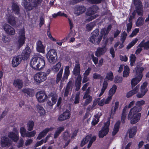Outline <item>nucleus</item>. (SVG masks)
<instances>
[{"mask_svg": "<svg viewBox=\"0 0 149 149\" xmlns=\"http://www.w3.org/2000/svg\"><path fill=\"white\" fill-rule=\"evenodd\" d=\"M30 65L35 69L41 70L45 66V61L43 57H36L32 59Z\"/></svg>", "mask_w": 149, "mask_h": 149, "instance_id": "2", "label": "nucleus"}, {"mask_svg": "<svg viewBox=\"0 0 149 149\" xmlns=\"http://www.w3.org/2000/svg\"><path fill=\"white\" fill-rule=\"evenodd\" d=\"M11 141L8 140V138L6 136L3 137L1 139V145L3 147H6L10 145Z\"/></svg>", "mask_w": 149, "mask_h": 149, "instance_id": "24", "label": "nucleus"}, {"mask_svg": "<svg viewBox=\"0 0 149 149\" xmlns=\"http://www.w3.org/2000/svg\"><path fill=\"white\" fill-rule=\"evenodd\" d=\"M34 125V123L33 121H29L27 123V130L30 131L32 130L33 129Z\"/></svg>", "mask_w": 149, "mask_h": 149, "instance_id": "50", "label": "nucleus"}, {"mask_svg": "<svg viewBox=\"0 0 149 149\" xmlns=\"http://www.w3.org/2000/svg\"><path fill=\"white\" fill-rule=\"evenodd\" d=\"M3 28L8 34L13 35H14L15 33L14 29L8 24H4L3 26Z\"/></svg>", "mask_w": 149, "mask_h": 149, "instance_id": "14", "label": "nucleus"}, {"mask_svg": "<svg viewBox=\"0 0 149 149\" xmlns=\"http://www.w3.org/2000/svg\"><path fill=\"white\" fill-rule=\"evenodd\" d=\"M18 34L17 42L19 46L21 47L24 43L26 39L25 31L24 28L19 29Z\"/></svg>", "mask_w": 149, "mask_h": 149, "instance_id": "6", "label": "nucleus"}, {"mask_svg": "<svg viewBox=\"0 0 149 149\" xmlns=\"http://www.w3.org/2000/svg\"><path fill=\"white\" fill-rule=\"evenodd\" d=\"M107 50V49L105 47H98L97 49L95 54L97 57H100L103 55Z\"/></svg>", "mask_w": 149, "mask_h": 149, "instance_id": "18", "label": "nucleus"}, {"mask_svg": "<svg viewBox=\"0 0 149 149\" xmlns=\"http://www.w3.org/2000/svg\"><path fill=\"white\" fill-rule=\"evenodd\" d=\"M53 129L52 127L47 128L44 130L42 132H40L37 137V139L39 140L41 139L44 137L49 131H51Z\"/></svg>", "mask_w": 149, "mask_h": 149, "instance_id": "23", "label": "nucleus"}, {"mask_svg": "<svg viewBox=\"0 0 149 149\" xmlns=\"http://www.w3.org/2000/svg\"><path fill=\"white\" fill-rule=\"evenodd\" d=\"M95 25L94 22H91L86 25V29L88 31L91 30L93 27Z\"/></svg>", "mask_w": 149, "mask_h": 149, "instance_id": "57", "label": "nucleus"}, {"mask_svg": "<svg viewBox=\"0 0 149 149\" xmlns=\"http://www.w3.org/2000/svg\"><path fill=\"white\" fill-rule=\"evenodd\" d=\"M70 133L68 132H65L63 134V137L64 140L66 141L67 140V142L65 143V146L68 144L70 141Z\"/></svg>", "mask_w": 149, "mask_h": 149, "instance_id": "31", "label": "nucleus"}, {"mask_svg": "<svg viewBox=\"0 0 149 149\" xmlns=\"http://www.w3.org/2000/svg\"><path fill=\"white\" fill-rule=\"evenodd\" d=\"M22 61L21 58L18 56L13 58L12 61V64L13 67H16L20 64Z\"/></svg>", "mask_w": 149, "mask_h": 149, "instance_id": "25", "label": "nucleus"}, {"mask_svg": "<svg viewBox=\"0 0 149 149\" xmlns=\"http://www.w3.org/2000/svg\"><path fill=\"white\" fill-rule=\"evenodd\" d=\"M134 4L136 6V11L138 15H142L143 11L141 3L139 0H134Z\"/></svg>", "mask_w": 149, "mask_h": 149, "instance_id": "15", "label": "nucleus"}, {"mask_svg": "<svg viewBox=\"0 0 149 149\" xmlns=\"http://www.w3.org/2000/svg\"><path fill=\"white\" fill-rule=\"evenodd\" d=\"M130 73V69L129 67L127 65L124 66V70L123 72V76L124 77H128Z\"/></svg>", "mask_w": 149, "mask_h": 149, "instance_id": "37", "label": "nucleus"}, {"mask_svg": "<svg viewBox=\"0 0 149 149\" xmlns=\"http://www.w3.org/2000/svg\"><path fill=\"white\" fill-rule=\"evenodd\" d=\"M112 96H113L109 95L108 94V96L107 97V98L106 99H104L105 104H107L109 103L112 99Z\"/></svg>", "mask_w": 149, "mask_h": 149, "instance_id": "61", "label": "nucleus"}, {"mask_svg": "<svg viewBox=\"0 0 149 149\" xmlns=\"http://www.w3.org/2000/svg\"><path fill=\"white\" fill-rule=\"evenodd\" d=\"M110 123V119L108 118L106 123L104 124L102 129L99 132V136L100 138H103L109 132V126Z\"/></svg>", "mask_w": 149, "mask_h": 149, "instance_id": "10", "label": "nucleus"}, {"mask_svg": "<svg viewBox=\"0 0 149 149\" xmlns=\"http://www.w3.org/2000/svg\"><path fill=\"white\" fill-rule=\"evenodd\" d=\"M31 50L30 47H27L23 51L22 53V57L24 60L27 59L29 57Z\"/></svg>", "mask_w": 149, "mask_h": 149, "instance_id": "19", "label": "nucleus"}, {"mask_svg": "<svg viewBox=\"0 0 149 149\" xmlns=\"http://www.w3.org/2000/svg\"><path fill=\"white\" fill-rule=\"evenodd\" d=\"M63 68L61 67V63L59 62L56 65H53L52 68V70L54 72H57L61 69Z\"/></svg>", "mask_w": 149, "mask_h": 149, "instance_id": "27", "label": "nucleus"}, {"mask_svg": "<svg viewBox=\"0 0 149 149\" xmlns=\"http://www.w3.org/2000/svg\"><path fill=\"white\" fill-rule=\"evenodd\" d=\"M7 19L8 23L12 26H14L16 24L15 18L12 15L8 14L7 15Z\"/></svg>", "mask_w": 149, "mask_h": 149, "instance_id": "22", "label": "nucleus"}, {"mask_svg": "<svg viewBox=\"0 0 149 149\" xmlns=\"http://www.w3.org/2000/svg\"><path fill=\"white\" fill-rule=\"evenodd\" d=\"M139 85L136 86L135 87L132 88V89L131 90L134 94L137 93L139 91Z\"/></svg>", "mask_w": 149, "mask_h": 149, "instance_id": "59", "label": "nucleus"}, {"mask_svg": "<svg viewBox=\"0 0 149 149\" xmlns=\"http://www.w3.org/2000/svg\"><path fill=\"white\" fill-rule=\"evenodd\" d=\"M70 67L69 66H66L64 69V72L62 79L63 80L67 79L70 74Z\"/></svg>", "mask_w": 149, "mask_h": 149, "instance_id": "29", "label": "nucleus"}, {"mask_svg": "<svg viewBox=\"0 0 149 149\" xmlns=\"http://www.w3.org/2000/svg\"><path fill=\"white\" fill-rule=\"evenodd\" d=\"M117 89V86L115 85H113L111 88L110 89L109 91L108 94L109 95L113 96V95L115 93Z\"/></svg>", "mask_w": 149, "mask_h": 149, "instance_id": "38", "label": "nucleus"}, {"mask_svg": "<svg viewBox=\"0 0 149 149\" xmlns=\"http://www.w3.org/2000/svg\"><path fill=\"white\" fill-rule=\"evenodd\" d=\"M57 97L58 96L56 93L53 94L52 95L51 94V100H52V102H49V105L52 106L54 104H55L57 101Z\"/></svg>", "mask_w": 149, "mask_h": 149, "instance_id": "33", "label": "nucleus"}, {"mask_svg": "<svg viewBox=\"0 0 149 149\" xmlns=\"http://www.w3.org/2000/svg\"><path fill=\"white\" fill-rule=\"evenodd\" d=\"M105 79L111 81L113 79V73L111 72H109L107 73L106 75Z\"/></svg>", "mask_w": 149, "mask_h": 149, "instance_id": "52", "label": "nucleus"}, {"mask_svg": "<svg viewBox=\"0 0 149 149\" xmlns=\"http://www.w3.org/2000/svg\"><path fill=\"white\" fill-rule=\"evenodd\" d=\"M80 72V66L79 64L76 65L73 70V73L75 76L78 75L76 80V90L78 91L80 88L81 80V76L79 74Z\"/></svg>", "mask_w": 149, "mask_h": 149, "instance_id": "4", "label": "nucleus"}, {"mask_svg": "<svg viewBox=\"0 0 149 149\" xmlns=\"http://www.w3.org/2000/svg\"><path fill=\"white\" fill-rule=\"evenodd\" d=\"M50 134L48 135L45 139H42L40 141L38 142L36 144V146H39L41 145L43 143H46L50 137Z\"/></svg>", "mask_w": 149, "mask_h": 149, "instance_id": "45", "label": "nucleus"}, {"mask_svg": "<svg viewBox=\"0 0 149 149\" xmlns=\"http://www.w3.org/2000/svg\"><path fill=\"white\" fill-rule=\"evenodd\" d=\"M36 134V132L35 130L31 132H27V134L26 137H31L34 136Z\"/></svg>", "mask_w": 149, "mask_h": 149, "instance_id": "58", "label": "nucleus"}, {"mask_svg": "<svg viewBox=\"0 0 149 149\" xmlns=\"http://www.w3.org/2000/svg\"><path fill=\"white\" fill-rule=\"evenodd\" d=\"M71 83L69 82L68 84L64 93L65 96H67L70 91Z\"/></svg>", "mask_w": 149, "mask_h": 149, "instance_id": "55", "label": "nucleus"}, {"mask_svg": "<svg viewBox=\"0 0 149 149\" xmlns=\"http://www.w3.org/2000/svg\"><path fill=\"white\" fill-rule=\"evenodd\" d=\"M34 80L36 82L40 83L43 82L47 79V75L45 72H40L35 74L33 77Z\"/></svg>", "mask_w": 149, "mask_h": 149, "instance_id": "9", "label": "nucleus"}, {"mask_svg": "<svg viewBox=\"0 0 149 149\" xmlns=\"http://www.w3.org/2000/svg\"><path fill=\"white\" fill-rule=\"evenodd\" d=\"M20 133L22 137H26L27 134V132H26L25 128L24 127H21L20 130Z\"/></svg>", "mask_w": 149, "mask_h": 149, "instance_id": "48", "label": "nucleus"}, {"mask_svg": "<svg viewBox=\"0 0 149 149\" xmlns=\"http://www.w3.org/2000/svg\"><path fill=\"white\" fill-rule=\"evenodd\" d=\"M13 11L16 14L18 15L19 14V8L18 6L15 4H13L12 6Z\"/></svg>", "mask_w": 149, "mask_h": 149, "instance_id": "47", "label": "nucleus"}, {"mask_svg": "<svg viewBox=\"0 0 149 149\" xmlns=\"http://www.w3.org/2000/svg\"><path fill=\"white\" fill-rule=\"evenodd\" d=\"M123 78L122 77L117 76L114 78V82L115 83H120L122 82Z\"/></svg>", "mask_w": 149, "mask_h": 149, "instance_id": "56", "label": "nucleus"}, {"mask_svg": "<svg viewBox=\"0 0 149 149\" xmlns=\"http://www.w3.org/2000/svg\"><path fill=\"white\" fill-rule=\"evenodd\" d=\"M119 102H115L114 105L112 107L111 110L110 112L111 116L113 115L116 112V111L118 108Z\"/></svg>", "mask_w": 149, "mask_h": 149, "instance_id": "34", "label": "nucleus"}, {"mask_svg": "<svg viewBox=\"0 0 149 149\" xmlns=\"http://www.w3.org/2000/svg\"><path fill=\"white\" fill-rule=\"evenodd\" d=\"M50 134L48 135L45 139H42L40 141L38 142L36 144V146H39L41 145L43 143H46L50 137Z\"/></svg>", "mask_w": 149, "mask_h": 149, "instance_id": "46", "label": "nucleus"}, {"mask_svg": "<svg viewBox=\"0 0 149 149\" xmlns=\"http://www.w3.org/2000/svg\"><path fill=\"white\" fill-rule=\"evenodd\" d=\"M36 96L38 101L40 103L45 102L47 98L46 94L43 91L37 92L36 94Z\"/></svg>", "mask_w": 149, "mask_h": 149, "instance_id": "12", "label": "nucleus"}, {"mask_svg": "<svg viewBox=\"0 0 149 149\" xmlns=\"http://www.w3.org/2000/svg\"><path fill=\"white\" fill-rule=\"evenodd\" d=\"M8 136L12 141L15 142H17L19 137L18 132H10L8 133Z\"/></svg>", "mask_w": 149, "mask_h": 149, "instance_id": "17", "label": "nucleus"}, {"mask_svg": "<svg viewBox=\"0 0 149 149\" xmlns=\"http://www.w3.org/2000/svg\"><path fill=\"white\" fill-rule=\"evenodd\" d=\"M139 47H143L146 49H148L149 48V40L146 42L144 40H143L139 45Z\"/></svg>", "mask_w": 149, "mask_h": 149, "instance_id": "35", "label": "nucleus"}, {"mask_svg": "<svg viewBox=\"0 0 149 149\" xmlns=\"http://www.w3.org/2000/svg\"><path fill=\"white\" fill-rule=\"evenodd\" d=\"M120 123V121H118L115 124V126L113 130V131L112 133L113 135H115L118 132V131L119 125Z\"/></svg>", "mask_w": 149, "mask_h": 149, "instance_id": "39", "label": "nucleus"}, {"mask_svg": "<svg viewBox=\"0 0 149 149\" xmlns=\"http://www.w3.org/2000/svg\"><path fill=\"white\" fill-rule=\"evenodd\" d=\"M138 39L135 38L130 43L127 47V49H129L134 46L138 41Z\"/></svg>", "mask_w": 149, "mask_h": 149, "instance_id": "53", "label": "nucleus"}, {"mask_svg": "<svg viewBox=\"0 0 149 149\" xmlns=\"http://www.w3.org/2000/svg\"><path fill=\"white\" fill-rule=\"evenodd\" d=\"M139 28H135L134 30L133 31L132 34L130 36V37L132 38L134 36H135L139 32Z\"/></svg>", "mask_w": 149, "mask_h": 149, "instance_id": "60", "label": "nucleus"}, {"mask_svg": "<svg viewBox=\"0 0 149 149\" xmlns=\"http://www.w3.org/2000/svg\"><path fill=\"white\" fill-rule=\"evenodd\" d=\"M63 70V68H62L57 75L56 82L57 84L60 81L61 79Z\"/></svg>", "mask_w": 149, "mask_h": 149, "instance_id": "43", "label": "nucleus"}, {"mask_svg": "<svg viewBox=\"0 0 149 149\" xmlns=\"http://www.w3.org/2000/svg\"><path fill=\"white\" fill-rule=\"evenodd\" d=\"M86 8L84 6H80L78 7L77 9V12L76 13L78 15H80L85 12Z\"/></svg>", "mask_w": 149, "mask_h": 149, "instance_id": "44", "label": "nucleus"}, {"mask_svg": "<svg viewBox=\"0 0 149 149\" xmlns=\"http://www.w3.org/2000/svg\"><path fill=\"white\" fill-rule=\"evenodd\" d=\"M91 56L92 58V60L95 65L97 64L98 62V59L97 58L95 57L93 54H92Z\"/></svg>", "mask_w": 149, "mask_h": 149, "instance_id": "64", "label": "nucleus"}, {"mask_svg": "<svg viewBox=\"0 0 149 149\" xmlns=\"http://www.w3.org/2000/svg\"><path fill=\"white\" fill-rule=\"evenodd\" d=\"M46 55L48 60L49 63L53 64L56 62L57 58V54L54 49L50 50L48 52Z\"/></svg>", "mask_w": 149, "mask_h": 149, "instance_id": "8", "label": "nucleus"}, {"mask_svg": "<svg viewBox=\"0 0 149 149\" xmlns=\"http://www.w3.org/2000/svg\"><path fill=\"white\" fill-rule=\"evenodd\" d=\"M111 25H109L107 28H104L101 29L100 33L102 35L101 36H102L104 35L105 36L108 34L109 32L111 30Z\"/></svg>", "mask_w": 149, "mask_h": 149, "instance_id": "32", "label": "nucleus"}, {"mask_svg": "<svg viewBox=\"0 0 149 149\" xmlns=\"http://www.w3.org/2000/svg\"><path fill=\"white\" fill-rule=\"evenodd\" d=\"M145 103V102L143 100L138 101L136 103V105L137 107H135L133 108H136V109H138L139 107H140L142 109L141 107Z\"/></svg>", "mask_w": 149, "mask_h": 149, "instance_id": "49", "label": "nucleus"}, {"mask_svg": "<svg viewBox=\"0 0 149 149\" xmlns=\"http://www.w3.org/2000/svg\"><path fill=\"white\" fill-rule=\"evenodd\" d=\"M108 85V83L107 82L104 80L102 86L100 90V93L98 95L99 97H100L103 94L107 88Z\"/></svg>", "mask_w": 149, "mask_h": 149, "instance_id": "26", "label": "nucleus"}, {"mask_svg": "<svg viewBox=\"0 0 149 149\" xmlns=\"http://www.w3.org/2000/svg\"><path fill=\"white\" fill-rule=\"evenodd\" d=\"M76 34V33L74 31H71L65 37L64 39L60 40L59 42H56V43L59 46H61L63 42H65L71 36H74Z\"/></svg>", "mask_w": 149, "mask_h": 149, "instance_id": "20", "label": "nucleus"}, {"mask_svg": "<svg viewBox=\"0 0 149 149\" xmlns=\"http://www.w3.org/2000/svg\"><path fill=\"white\" fill-rule=\"evenodd\" d=\"M13 85L15 87L19 89H21L23 86V82L21 80L16 79L14 81Z\"/></svg>", "mask_w": 149, "mask_h": 149, "instance_id": "28", "label": "nucleus"}, {"mask_svg": "<svg viewBox=\"0 0 149 149\" xmlns=\"http://www.w3.org/2000/svg\"><path fill=\"white\" fill-rule=\"evenodd\" d=\"M144 70L143 68L137 66L135 68L134 71L135 73L136 77L133 78L131 80L132 88H134L141 80L143 77L142 72Z\"/></svg>", "mask_w": 149, "mask_h": 149, "instance_id": "3", "label": "nucleus"}, {"mask_svg": "<svg viewBox=\"0 0 149 149\" xmlns=\"http://www.w3.org/2000/svg\"><path fill=\"white\" fill-rule=\"evenodd\" d=\"M147 86V83L145 82L143 83L141 86V92L138 93L136 95V96L137 97L141 98L148 91V89L146 88Z\"/></svg>", "mask_w": 149, "mask_h": 149, "instance_id": "13", "label": "nucleus"}, {"mask_svg": "<svg viewBox=\"0 0 149 149\" xmlns=\"http://www.w3.org/2000/svg\"><path fill=\"white\" fill-rule=\"evenodd\" d=\"M22 91L30 96H32L34 94L33 90L29 88H24L22 90Z\"/></svg>", "mask_w": 149, "mask_h": 149, "instance_id": "36", "label": "nucleus"}, {"mask_svg": "<svg viewBox=\"0 0 149 149\" xmlns=\"http://www.w3.org/2000/svg\"><path fill=\"white\" fill-rule=\"evenodd\" d=\"M141 110L140 107L137 109V110L136 108L131 109L128 116V119L130 120L132 124H135L139 121L141 116V114L139 112Z\"/></svg>", "mask_w": 149, "mask_h": 149, "instance_id": "1", "label": "nucleus"}, {"mask_svg": "<svg viewBox=\"0 0 149 149\" xmlns=\"http://www.w3.org/2000/svg\"><path fill=\"white\" fill-rule=\"evenodd\" d=\"M24 143V141L23 139L22 138H21L19 141L17 145V147L18 148L22 147Z\"/></svg>", "mask_w": 149, "mask_h": 149, "instance_id": "63", "label": "nucleus"}, {"mask_svg": "<svg viewBox=\"0 0 149 149\" xmlns=\"http://www.w3.org/2000/svg\"><path fill=\"white\" fill-rule=\"evenodd\" d=\"M36 48L38 52L43 53L45 52V47L43 45L40 41H38L37 42Z\"/></svg>", "mask_w": 149, "mask_h": 149, "instance_id": "21", "label": "nucleus"}, {"mask_svg": "<svg viewBox=\"0 0 149 149\" xmlns=\"http://www.w3.org/2000/svg\"><path fill=\"white\" fill-rule=\"evenodd\" d=\"M90 89V87L88 88L83 97V99H85V102L84 103V105H87L92 101V97L88 94Z\"/></svg>", "mask_w": 149, "mask_h": 149, "instance_id": "16", "label": "nucleus"}, {"mask_svg": "<svg viewBox=\"0 0 149 149\" xmlns=\"http://www.w3.org/2000/svg\"><path fill=\"white\" fill-rule=\"evenodd\" d=\"M62 114L65 120L68 119L70 118V111L68 110H66L63 112Z\"/></svg>", "mask_w": 149, "mask_h": 149, "instance_id": "51", "label": "nucleus"}, {"mask_svg": "<svg viewBox=\"0 0 149 149\" xmlns=\"http://www.w3.org/2000/svg\"><path fill=\"white\" fill-rule=\"evenodd\" d=\"M137 128L136 127H134L131 129L129 131V136L130 138H132L135 135L136 131Z\"/></svg>", "mask_w": 149, "mask_h": 149, "instance_id": "40", "label": "nucleus"}, {"mask_svg": "<svg viewBox=\"0 0 149 149\" xmlns=\"http://www.w3.org/2000/svg\"><path fill=\"white\" fill-rule=\"evenodd\" d=\"M91 137V135H89L87 136L81 141L80 145L81 146H83L86 144L88 141H89L87 146L88 148H89L91 146L95 140L96 139V137L95 136H93L92 137Z\"/></svg>", "mask_w": 149, "mask_h": 149, "instance_id": "11", "label": "nucleus"}, {"mask_svg": "<svg viewBox=\"0 0 149 149\" xmlns=\"http://www.w3.org/2000/svg\"><path fill=\"white\" fill-rule=\"evenodd\" d=\"M98 29L94 30L92 33V35L89 38V41L92 43L98 45L102 39V36L99 35Z\"/></svg>", "mask_w": 149, "mask_h": 149, "instance_id": "5", "label": "nucleus"}, {"mask_svg": "<svg viewBox=\"0 0 149 149\" xmlns=\"http://www.w3.org/2000/svg\"><path fill=\"white\" fill-rule=\"evenodd\" d=\"M36 111L39 113L40 116H43L45 114V111L42 107L39 105L36 106Z\"/></svg>", "mask_w": 149, "mask_h": 149, "instance_id": "30", "label": "nucleus"}, {"mask_svg": "<svg viewBox=\"0 0 149 149\" xmlns=\"http://www.w3.org/2000/svg\"><path fill=\"white\" fill-rule=\"evenodd\" d=\"M80 93L78 92L77 93L75 96L74 103L75 104H77L79 102V100Z\"/></svg>", "mask_w": 149, "mask_h": 149, "instance_id": "62", "label": "nucleus"}, {"mask_svg": "<svg viewBox=\"0 0 149 149\" xmlns=\"http://www.w3.org/2000/svg\"><path fill=\"white\" fill-rule=\"evenodd\" d=\"M97 9V7L96 6H93L88 9L87 13V16L86 17V20L89 22L97 17L96 15L94 14L95 13Z\"/></svg>", "mask_w": 149, "mask_h": 149, "instance_id": "7", "label": "nucleus"}, {"mask_svg": "<svg viewBox=\"0 0 149 149\" xmlns=\"http://www.w3.org/2000/svg\"><path fill=\"white\" fill-rule=\"evenodd\" d=\"M144 19L142 17H139L136 23V26L139 27L143 25L144 23Z\"/></svg>", "mask_w": 149, "mask_h": 149, "instance_id": "42", "label": "nucleus"}, {"mask_svg": "<svg viewBox=\"0 0 149 149\" xmlns=\"http://www.w3.org/2000/svg\"><path fill=\"white\" fill-rule=\"evenodd\" d=\"M130 65L131 66H133L135 63L136 57L135 55L132 54L130 56Z\"/></svg>", "mask_w": 149, "mask_h": 149, "instance_id": "54", "label": "nucleus"}, {"mask_svg": "<svg viewBox=\"0 0 149 149\" xmlns=\"http://www.w3.org/2000/svg\"><path fill=\"white\" fill-rule=\"evenodd\" d=\"M127 107H125L123 109L121 121L122 123H124L126 118V115L127 113Z\"/></svg>", "mask_w": 149, "mask_h": 149, "instance_id": "41", "label": "nucleus"}]
</instances>
